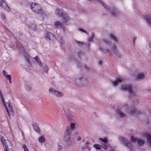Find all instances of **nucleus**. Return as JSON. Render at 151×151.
Wrapping results in <instances>:
<instances>
[{
	"instance_id": "nucleus-51",
	"label": "nucleus",
	"mask_w": 151,
	"mask_h": 151,
	"mask_svg": "<svg viewBox=\"0 0 151 151\" xmlns=\"http://www.w3.org/2000/svg\"><path fill=\"white\" fill-rule=\"evenodd\" d=\"M81 137L80 136L78 137V139H77V140L78 141H80L81 140Z\"/></svg>"
},
{
	"instance_id": "nucleus-54",
	"label": "nucleus",
	"mask_w": 151,
	"mask_h": 151,
	"mask_svg": "<svg viewBox=\"0 0 151 151\" xmlns=\"http://www.w3.org/2000/svg\"><path fill=\"white\" fill-rule=\"evenodd\" d=\"M102 63V61H100L99 62V65H101V64Z\"/></svg>"
},
{
	"instance_id": "nucleus-37",
	"label": "nucleus",
	"mask_w": 151,
	"mask_h": 151,
	"mask_svg": "<svg viewBox=\"0 0 151 151\" xmlns=\"http://www.w3.org/2000/svg\"><path fill=\"white\" fill-rule=\"evenodd\" d=\"M76 42L80 46L83 45L84 44L83 42L77 40H76Z\"/></svg>"
},
{
	"instance_id": "nucleus-30",
	"label": "nucleus",
	"mask_w": 151,
	"mask_h": 151,
	"mask_svg": "<svg viewBox=\"0 0 151 151\" xmlns=\"http://www.w3.org/2000/svg\"><path fill=\"white\" fill-rule=\"evenodd\" d=\"M77 55L79 58H81V56L84 55V53L81 50H79L77 53Z\"/></svg>"
},
{
	"instance_id": "nucleus-17",
	"label": "nucleus",
	"mask_w": 151,
	"mask_h": 151,
	"mask_svg": "<svg viewBox=\"0 0 151 151\" xmlns=\"http://www.w3.org/2000/svg\"><path fill=\"white\" fill-rule=\"evenodd\" d=\"M137 110L135 107H133L131 111L129 112H128L131 115H134L137 114Z\"/></svg>"
},
{
	"instance_id": "nucleus-34",
	"label": "nucleus",
	"mask_w": 151,
	"mask_h": 151,
	"mask_svg": "<svg viewBox=\"0 0 151 151\" xmlns=\"http://www.w3.org/2000/svg\"><path fill=\"white\" fill-rule=\"evenodd\" d=\"M138 138H135L133 136H132L131 137V140L132 141L135 142L136 141H137V140Z\"/></svg>"
},
{
	"instance_id": "nucleus-36",
	"label": "nucleus",
	"mask_w": 151,
	"mask_h": 151,
	"mask_svg": "<svg viewBox=\"0 0 151 151\" xmlns=\"http://www.w3.org/2000/svg\"><path fill=\"white\" fill-rule=\"evenodd\" d=\"M34 59L36 60L37 63H39L40 62V59L38 58V56H37L36 57L34 58Z\"/></svg>"
},
{
	"instance_id": "nucleus-56",
	"label": "nucleus",
	"mask_w": 151,
	"mask_h": 151,
	"mask_svg": "<svg viewBox=\"0 0 151 151\" xmlns=\"http://www.w3.org/2000/svg\"><path fill=\"white\" fill-rule=\"evenodd\" d=\"M92 37H93V38L95 37V35H92Z\"/></svg>"
},
{
	"instance_id": "nucleus-53",
	"label": "nucleus",
	"mask_w": 151,
	"mask_h": 151,
	"mask_svg": "<svg viewBox=\"0 0 151 151\" xmlns=\"http://www.w3.org/2000/svg\"><path fill=\"white\" fill-rule=\"evenodd\" d=\"M136 40V38L135 37H134L133 39V44H134V43L135 40Z\"/></svg>"
},
{
	"instance_id": "nucleus-3",
	"label": "nucleus",
	"mask_w": 151,
	"mask_h": 151,
	"mask_svg": "<svg viewBox=\"0 0 151 151\" xmlns=\"http://www.w3.org/2000/svg\"><path fill=\"white\" fill-rule=\"evenodd\" d=\"M30 7L32 10L35 13L37 14H43L44 11L40 5L33 2L31 4Z\"/></svg>"
},
{
	"instance_id": "nucleus-50",
	"label": "nucleus",
	"mask_w": 151,
	"mask_h": 151,
	"mask_svg": "<svg viewBox=\"0 0 151 151\" xmlns=\"http://www.w3.org/2000/svg\"><path fill=\"white\" fill-rule=\"evenodd\" d=\"M39 64L40 66L41 67H42V66H43V64L42 63L41 61L40 62Z\"/></svg>"
},
{
	"instance_id": "nucleus-45",
	"label": "nucleus",
	"mask_w": 151,
	"mask_h": 151,
	"mask_svg": "<svg viewBox=\"0 0 151 151\" xmlns=\"http://www.w3.org/2000/svg\"><path fill=\"white\" fill-rule=\"evenodd\" d=\"M60 42L62 45H63L64 43V42L63 40V38L61 37H60Z\"/></svg>"
},
{
	"instance_id": "nucleus-23",
	"label": "nucleus",
	"mask_w": 151,
	"mask_h": 151,
	"mask_svg": "<svg viewBox=\"0 0 151 151\" xmlns=\"http://www.w3.org/2000/svg\"><path fill=\"white\" fill-rule=\"evenodd\" d=\"M116 112L122 118L125 116V114L122 113L119 109L116 110Z\"/></svg>"
},
{
	"instance_id": "nucleus-7",
	"label": "nucleus",
	"mask_w": 151,
	"mask_h": 151,
	"mask_svg": "<svg viewBox=\"0 0 151 151\" xmlns=\"http://www.w3.org/2000/svg\"><path fill=\"white\" fill-rule=\"evenodd\" d=\"M110 48L112 51L113 53L114 54L115 56H116L118 58H121L122 55L120 54L118 52L117 48L114 44L112 45V47H111Z\"/></svg>"
},
{
	"instance_id": "nucleus-1",
	"label": "nucleus",
	"mask_w": 151,
	"mask_h": 151,
	"mask_svg": "<svg viewBox=\"0 0 151 151\" xmlns=\"http://www.w3.org/2000/svg\"><path fill=\"white\" fill-rule=\"evenodd\" d=\"M0 96L1 99V101L3 103L4 106L6 109V110L8 114V115L9 117H10V115L13 116L14 115V112L13 110V106L12 105V103L10 100H9L7 102V104L8 105L9 108L8 110L7 106L6 105V103L5 101L4 98L2 95L1 91H0Z\"/></svg>"
},
{
	"instance_id": "nucleus-55",
	"label": "nucleus",
	"mask_w": 151,
	"mask_h": 151,
	"mask_svg": "<svg viewBox=\"0 0 151 151\" xmlns=\"http://www.w3.org/2000/svg\"><path fill=\"white\" fill-rule=\"evenodd\" d=\"M58 147H59V149H61L62 148V147L60 145H58Z\"/></svg>"
},
{
	"instance_id": "nucleus-11",
	"label": "nucleus",
	"mask_w": 151,
	"mask_h": 151,
	"mask_svg": "<svg viewBox=\"0 0 151 151\" xmlns=\"http://www.w3.org/2000/svg\"><path fill=\"white\" fill-rule=\"evenodd\" d=\"M69 21V20H68L65 23H64L63 22H61L59 21H57L55 22V25L56 27H59L61 28L63 27V24H66L68 25L67 22Z\"/></svg>"
},
{
	"instance_id": "nucleus-32",
	"label": "nucleus",
	"mask_w": 151,
	"mask_h": 151,
	"mask_svg": "<svg viewBox=\"0 0 151 151\" xmlns=\"http://www.w3.org/2000/svg\"><path fill=\"white\" fill-rule=\"evenodd\" d=\"M24 58L26 62L27 63L30 65H32V63L30 61V60L29 58L27 56H25Z\"/></svg>"
},
{
	"instance_id": "nucleus-26",
	"label": "nucleus",
	"mask_w": 151,
	"mask_h": 151,
	"mask_svg": "<svg viewBox=\"0 0 151 151\" xmlns=\"http://www.w3.org/2000/svg\"><path fill=\"white\" fill-rule=\"evenodd\" d=\"M137 142L139 146L143 145L144 143V141L143 140L140 139H137Z\"/></svg>"
},
{
	"instance_id": "nucleus-20",
	"label": "nucleus",
	"mask_w": 151,
	"mask_h": 151,
	"mask_svg": "<svg viewBox=\"0 0 151 151\" xmlns=\"http://www.w3.org/2000/svg\"><path fill=\"white\" fill-rule=\"evenodd\" d=\"M144 75L142 73H140L137 74L136 76V80H142L144 78Z\"/></svg>"
},
{
	"instance_id": "nucleus-52",
	"label": "nucleus",
	"mask_w": 151,
	"mask_h": 151,
	"mask_svg": "<svg viewBox=\"0 0 151 151\" xmlns=\"http://www.w3.org/2000/svg\"><path fill=\"white\" fill-rule=\"evenodd\" d=\"M90 144V143L88 142L87 141L86 142V147H87L88 148V146L87 145H89Z\"/></svg>"
},
{
	"instance_id": "nucleus-35",
	"label": "nucleus",
	"mask_w": 151,
	"mask_h": 151,
	"mask_svg": "<svg viewBox=\"0 0 151 151\" xmlns=\"http://www.w3.org/2000/svg\"><path fill=\"white\" fill-rule=\"evenodd\" d=\"M22 147L24 149V151H29L28 149L27 148L26 145L25 144L22 145Z\"/></svg>"
},
{
	"instance_id": "nucleus-6",
	"label": "nucleus",
	"mask_w": 151,
	"mask_h": 151,
	"mask_svg": "<svg viewBox=\"0 0 151 151\" xmlns=\"http://www.w3.org/2000/svg\"><path fill=\"white\" fill-rule=\"evenodd\" d=\"M76 83L78 86L80 85H83L87 83V81L85 78L82 77H79L76 79Z\"/></svg>"
},
{
	"instance_id": "nucleus-19",
	"label": "nucleus",
	"mask_w": 151,
	"mask_h": 151,
	"mask_svg": "<svg viewBox=\"0 0 151 151\" xmlns=\"http://www.w3.org/2000/svg\"><path fill=\"white\" fill-rule=\"evenodd\" d=\"M75 124L74 123H71L70 125V127H67L66 128L67 129H69L68 130L72 132V131L75 128Z\"/></svg>"
},
{
	"instance_id": "nucleus-39",
	"label": "nucleus",
	"mask_w": 151,
	"mask_h": 151,
	"mask_svg": "<svg viewBox=\"0 0 151 151\" xmlns=\"http://www.w3.org/2000/svg\"><path fill=\"white\" fill-rule=\"evenodd\" d=\"M68 58L69 61H72V60H73L75 59V58H74V57L72 55L70 56Z\"/></svg>"
},
{
	"instance_id": "nucleus-9",
	"label": "nucleus",
	"mask_w": 151,
	"mask_h": 151,
	"mask_svg": "<svg viewBox=\"0 0 151 151\" xmlns=\"http://www.w3.org/2000/svg\"><path fill=\"white\" fill-rule=\"evenodd\" d=\"M66 129L64 133V139L66 142H68L70 140L72 133V132Z\"/></svg>"
},
{
	"instance_id": "nucleus-4",
	"label": "nucleus",
	"mask_w": 151,
	"mask_h": 151,
	"mask_svg": "<svg viewBox=\"0 0 151 151\" xmlns=\"http://www.w3.org/2000/svg\"><path fill=\"white\" fill-rule=\"evenodd\" d=\"M119 140L123 145L127 146L131 151H134L131 144L129 142L128 140L124 137L120 136L119 137Z\"/></svg>"
},
{
	"instance_id": "nucleus-8",
	"label": "nucleus",
	"mask_w": 151,
	"mask_h": 151,
	"mask_svg": "<svg viewBox=\"0 0 151 151\" xmlns=\"http://www.w3.org/2000/svg\"><path fill=\"white\" fill-rule=\"evenodd\" d=\"M49 91L50 92H51L53 95L58 97L62 96L63 95V94L62 93L52 88H50L49 89Z\"/></svg>"
},
{
	"instance_id": "nucleus-42",
	"label": "nucleus",
	"mask_w": 151,
	"mask_h": 151,
	"mask_svg": "<svg viewBox=\"0 0 151 151\" xmlns=\"http://www.w3.org/2000/svg\"><path fill=\"white\" fill-rule=\"evenodd\" d=\"M48 70V67L46 65L44 67V71L45 72H47Z\"/></svg>"
},
{
	"instance_id": "nucleus-13",
	"label": "nucleus",
	"mask_w": 151,
	"mask_h": 151,
	"mask_svg": "<svg viewBox=\"0 0 151 151\" xmlns=\"http://www.w3.org/2000/svg\"><path fill=\"white\" fill-rule=\"evenodd\" d=\"M98 50H99L101 51L103 53L106 54L108 53L109 54L111 53L109 49L104 48L101 46L99 47Z\"/></svg>"
},
{
	"instance_id": "nucleus-27",
	"label": "nucleus",
	"mask_w": 151,
	"mask_h": 151,
	"mask_svg": "<svg viewBox=\"0 0 151 151\" xmlns=\"http://www.w3.org/2000/svg\"><path fill=\"white\" fill-rule=\"evenodd\" d=\"M45 138L43 135H42L39 138V141L41 143H42L44 142L45 141Z\"/></svg>"
},
{
	"instance_id": "nucleus-24",
	"label": "nucleus",
	"mask_w": 151,
	"mask_h": 151,
	"mask_svg": "<svg viewBox=\"0 0 151 151\" xmlns=\"http://www.w3.org/2000/svg\"><path fill=\"white\" fill-rule=\"evenodd\" d=\"M109 37L111 38L115 42H117L118 40L116 37L113 34H111L109 35Z\"/></svg>"
},
{
	"instance_id": "nucleus-12",
	"label": "nucleus",
	"mask_w": 151,
	"mask_h": 151,
	"mask_svg": "<svg viewBox=\"0 0 151 151\" xmlns=\"http://www.w3.org/2000/svg\"><path fill=\"white\" fill-rule=\"evenodd\" d=\"M45 37L46 39L50 40H53L55 38L54 35L50 32H47Z\"/></svg>"
},
{
	"instance_id": "nucleus-33",
	"label": "nucleus",
	"mask_w": 151,
	"mask_h": 151,
	"mask_svg": "<svg viewBox=\"0 0 151 151\" xmlns=\"http://www.w3.org/2000/svg\"><path fill=\"white\" fill-rule=\"evenodd\" d=\"M25 87L27 91H30L32 89V87L26 85Z\"/></svg>"
},
{
	"instance_id": "nucleus-44",
	"label": "nucleus",
	"mask_w": 151,
	"mask_h": 151,
	"mask_svg": "<svg viewBox=\"0 0 151 151\" xmlns=\"http://www.w3.org/2000/svg\"><path fill=\"white\" fill-rule=\"evenodd\" d=\"M76 61L77 62V67H80L81 66L82 64L81 62H78L77 60H76Z\"/></svg>"
},
{
	"instance_id": "nucleus-5",
	"label": "nucleus",
	"mask_w": 151,
	"mask_h": 151,
	"mask_svg": "<svg viewBox=\"0 0 151 151\" xmlns=\"http://www.w3.org/2000/svg\"><path fill=\"white\" fill-rule=\"evenodd\" d=\"M121 88L123 90H127L129 94L133 96L135 95L134 92L132 90V88L131 85L129 84H126L122 85L121 86Z\"/></svg>"
},
{
	"instance_id": "nucleus-48",
	"label": "nucleus",
	"mask_w": 151,
	"mask_h": 151,
	"mask_svg": "<svg viewBox=\"0 0 151 151\" xmlns=\"http://www.w3.org/2000/svg\"><path fill=\"white\" fill-rule=\"evenodd\" d=\"M93 37H90L88 38V40L89 42H91L93 40Z\"/></svg>"
},
{
	"instance_id": "nucleus-47",
	"label": "nucleus",
	"mask_w": 151,
	"mask_h": 151,
	"mask_svg": "<svg viewBox=\"0 0 151 151\" xmlns=\"http://www.w3.org/2000/svg\"><path fill=\"white\" fill-rule=\"evenodd\" d=\"M79 30L81 31H82L84 32H85L86 34L87 33V32H86V31L83 29L79 28Z\"/></svg>"
},
{
	"instance_id": "nucleus-43",
	"label": "nucleus",
	"mask_w": 151,
	"mask_h": 151,
	"mask_svg": "<svg viewBox=\"0 0 151 151\" xmlns=\"http://www.w3.org/2000/svg\"><path fill=\"white\" fill-rule=\"evenodd\" d=\"M68 118L69 120L71 121L72 120V116L71 114H69L68 115Z\"/></svg>"
},
{
	"instance_id": "nucleus-38",
	"label": "nucleus",
	"mask_w": 151,
	"mask_h": 151,
	"mask_svg": "<svg viewBox=\"0 0 151 151\" xmlns=\"http://www.w3.org/2000/svg\"><path fill=\"white\" fill-rule=\"evenodd\" d=\"M3 147L5 151H10L9 149H8V147L7 145H4V146H3ZM12 151H13L12 150Z\"/></svg>"
},
{
	"instance_id": "nucleus-25",
	"label": "nucleus",
	"mask_w": 151,
	"mask_h": 151,
	"mask_svg": "<svg viewBox=\"0 0 151 151\" xmlns=\"http://www.w3.org/2000/svg\"><path fill=\"white\" fill-rule=\"evenodd\" d=\"M146 18L149 24L151 26V15L150 14L147 16Z\"/></svg>"
},
{
	"instance_id": "nucleus-28",
	"label": "nucleus",
	"mask_w": 151,
	"mask_h": 151,
	"mask_svg": "<svg viewBox=\"0 0 151 151\" xmlns=\"http://www.w3.org/2000/svg\"><path fill=\"white\" fill-rule=\"evenodd\" d=\"M99 140L104 143H107L108 142V140L106 138H100Z\"/></svg>"
},
{
	"instance_id": "nucleus-49",
	"label": "nucleus",
	"mask_w": 151,
	"mask_h": 151,
	"mask_svg": "<svg viewBox=\"0 0 151 151\" xmlns=\"http://www.w3.org/2000/svg\"><path fill=\"white\" fill-rule=\"evenodd\" d=\"M84 66L85 67V68L87 70H89L90 69L86 65H84Z\"/></svg>"
},
{
	"instance_id": "nucleus-46",
	"label": "nucleus",
	"mask_w": 151,
	"mask_h": 151,
	"mask_svg": "<svg viewBox=\"0 0 151 151\" xmlns=\"http://www.w3.org/2000/svg\"><path fill=\"white\" fill-rule=\"evenodd\" d=\"M3 75L6 77V75H8L7 73L6 72V71L5 70H3Z\"/></svg>"
},
{
	"instance_id": "nucleus-18",
	"label": "nucleus",
	"mask_w": 151,
	"mask_h": 151,
	"mask_svg": "<svg viewBox=\"0 0 151 151\" xmlns=\"http://www.w3.org/2000/svg\"><path fill=\"white\" fill-rule=\"evenodd\" d=\"M33 127L34 130L38 132H40V129L39 127L38 124L35 123L32 125Z\"/></svg>"
},
{
	"instance_id": "nucleus-40",
	"label": "nucleus",
	"mask_w": 151,
	"mask_h": 151,
	"mask_svg": "<svg viewBox=\"0 0 151 151\" xmlns=\"http://www.w3.org/2000/svg\"><path fill=\"white\" fill-rule=\"evenodd\" d=\"M1 16L2 19H5L6 18V16L3 13H1Z\"/></svg>"
},
{
	"instance_id": "nucleus-21",
	"label": "nucleus",
	"mask_w": 151,
	"mask_h": 151,
	"mask_svg": "<svg viewBox=\"0 0 151 151\" xmlns=\"http://www.w3.org/2000/svg\"><path fill=\"white\" fill-rule=\"evenodd\" d=\"M122 80L121 79L119 78L117 79L115 81H113L112 83H113L114 86H116L118 84L122 82Z\"/></svg>"
},
{
	"instance_id": "nucleus-10",
	"label": "nucleus",
	"mask_w": 151,
	"mask_h": 151,
	"mask_svg": "<svg viewBox=\"0 0 151 151\" xmlns=\"http://www.w3.org/2000/svg\"><path fill=\"white\" fill-rule=\"evenodd\" d=\"M0 6L5 10L9 11L10 8L4 0H0Z\"/></svg>"
},
{
	"instance_id": "nucleus-31",
	"label": "nucleus",
	"mask_w": 151,
	"mask_h": 151,
	"mask_svg": "<svg viewBox=\"0 0 151 151\" xmlns=\"http://www.w3.org/2000/svg\"><path fill=\"white\" fill-rule=\"evenodd\" d=\"M93 147L97 150H101V147L100 145L97 144H94Z\"/></svg>"
},
{
	"instance_id": "nucleus-16",
	"label": "nucleus",
	"mask_w": 151,
	"mask_h": 151,
	"mask_svg": "<svg viewBox=\"0 0 151 151\" xmlns=\"http://www.w3.org/2000/svg\"><path fill=\"white\" fill-rule=\"evenodd\" d=\"M146 138L147 142L149 144V146L151 147V135L149 134H147Z\"/></svg>"
},
{
	"instance_id": "nucleus-14",
	"label": "nucleus",
	"mask_w": 151,
	"mask_h": 151,
	"mask_svg": "<svg viewBox=\"0 0 151 151\" xmlns=\"http://www.w3.org/2000/svg\"><path fill=\"white\" fill-rule=\"evenodd\" d=\"M3 135H5L2 132H0V139L3 146L7 145L6 140L4 139Z\"/></svg>"
},
{
	"instance_id": "nucleus-2",
	"label": "nucleus",
	"mask_w": 151,
	"mask_h": 151,
	"mask_svg": "<svg viewBox=\"0 0 151 151\" xmlns=\"http://www.w3.org/2000/svg\"><path fill=\"white\" fill-rule=\"evenodd\" d=\"M55 13L58 16L63 17V22L64 23H65L68 20H70V18L68 13L62 9L60 10L58 8L55 10Z\"/></svg>"
},
{
	"instance_id": "nucleus-29",
	"label": "nucleus",
	"mask_w": 151,
	"mask_h": 151,
	"mask_svg": "<svg viewBox=\"0 0 151 151\" xmlns=\"http://www.w3.org/2000/svg\"><path fill=\"white\" fill-rule=\"evenodd\" d=\"M6 79L9 81V83H12V82L11 81L12 79V77L10 75H6V76L5 77Z\"/></svg>"
},
{
	"instance_id": "nucleus-22",
	"label": "nucleus",
	"mask_w": 151,
	"mask_h": 151,
	"mask_svg": "<svg viewBox=\"0 0 151 151\" xmlns=\"http://www.w3.org/2000/svg\"><path fill=\"white\" fill-rule=\"evenodd\" d=\"M37 25L35 24H32L29 26V28L31 30H36Z\"/></svg>"
},
{
	"instance_id": "nucleus-15",
	"label": "nucleus",
	"mask_w": 151,
	"mask_h": 151,
	"mask_svg": "<svg viewBox=\"0 0 151 151\" xmlns=\"http://www.w3.org/2000/svg\"><path fill=\"white\" fill-rule=\"evenodd\" d=\"M102 41L106 44L109 45L110 48L111 47H112V45L114 44H112L111 41L106 39H103L102 40Z\"/></svg>"
},
{
	"instance_id": "nucleus-41",
	"label": "nucleus",
	"mask_w": 151,
	"mask_h": 151,
	"mask_svg": "<svg viewBox=\"0 0 151 151\" xmlns=\"http://www.w3.org/2000/svg\"><path fill=\"white\" fill-rule=\"evenodd\" d=\"M106 143H104L102 144V147L105 150H106L107 148V146Z\"/></svg>"
}]
</instances>
